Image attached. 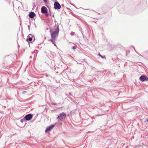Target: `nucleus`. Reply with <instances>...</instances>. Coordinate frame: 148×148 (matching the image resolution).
Returning <instances> with one entry per match:
<instances>
[{
    "label": "nucleus",
    "mask_w": 148,
    "mask_h": 148,
    "mask_svg": "<svg viewBox=\"0 0 148 148\" xmlns=\"http://www.w3.org/2000/svg\"><path fill=\"white\" fill-rule=\"evenodd\" d=\"M25 119L24 118L23 119H21L20 120L21 122V123H23L24 121H25Z\"/></svg>",
    "instance_id": "obj_11"
},
{
    "label": "nucleus",
    "mask_w": 148,
    "mask_h": 148,
    "mask_svg": "<svg viewBox=\"0 0 148 148\" xmlns=\"http://www.w3.org/2000/svg\"><path fill=\"white\" fill-rule=\"evenodd\" d=\"M139 79L140 81L143 82L145 81H147L148 78L145 75H142L140 77Z\"/></svg>",
    "instance_id": "obj_6"
},
{
    "label": "nucleus",
    "mask_w": 148,
    "mask_h": 148,
    "mask_svg": "<svg viewBox=\"0 0 148 148\" xmlns=\"http://www.w3.org/2000/svg\"><path fill=\"white\" fill-rule=\"evenodd\" d=\"M69 94L70 95H71V93H70V92L69 93Z\"/></svg>",
    "instance_id": "obj_21"
},
{
    "label": "nucleus",
    "mask_w": 148,
    "mask_h": 148,
    "mask_svg": "<svg viewBox=\"0 0 148 148\" xmlns=\"http://www.w3.org/2000/svg\"><path fill=\"white\" fill-rule=\"evenodd\" d=\"M33 9L34 8H36V6L35 3H33Z\"/></svg>",
    "instance_id": "obj_14"
},
{
    "label": "nucleus",
    "mask_w": 148,
    "mask_h": 148,
    "mask_svg": "<svg viewBox=\"0 0 148 148\" xmlns=\"http://www.w3.org/2000/svg\"><path fill=\"white\" fill-rule=\"evenodd\" d=\"M53 30L54 31L52 32L51 29L50 28V32L51 33V38H55L58 35L59 32V28L58 26L57 25H55L53 27Z\"/></svg>",
    "instance_id": "obj_1"
},
{
    "label": "nucleus",
    "mask_w": 148,
    "mask_h": 148,
    "mask_svg": "<svg viewBox=\"0 0 148 148\" xmlns=\"http://www.w3.org/2000/svg\"><path fill=\"white\" fill-rule=\"evenodd\" d=\"M76 48V46H74L73 47V48H72V49L74 50H75V49Z\"/></svg>",
    "instance_id": "obj_15"
},
{
    "label": "nucleus",
    "mask_w": 148,
    "mask_h": 148,
    "mask_svg": "<svg viewBox=\"0 0 148 148\" xmlns=\"http://www.w3.org/2000/svg\"><path fill=\"white\" fill-rule=\"evenodd\" d=\"M61 5L58 1H56L54 3V8L56 9H60L61 8Z\"/></svg>",
    "instance_id": "obj_5"
},
{
    "label": "nucleus",
    "mask_w": 148,
    "mask_h": 148,
    "mask_svg": "<svg viewBox=\"0 0 148 148\" xmlns=\"http://www.w3.org/2000/svg\"><path fill=\"white\" fill-rule=\"evenodd\" d=\"M47 9L45 6H43L41 8V12L42 14H45L46 16H48L49 14L48 13Z\"/></svg>",
    "instance_id": "obj_3"
},
{
    "label": "nucleus",
    "mask_w": 148,
    "mask_h": 148,
    "mask_svg": "<svg viewBox=\"0 0 148 148\" xmlns=\"http://www.w3.org/2000/svg\"><path fill=\"white\" fill-rule=\"evenodd\" d=\"M36 14L34 12H32L29 14V16L30 18H33Z\"/></svg>",
    "instance_id": "obj_9"
},
{
    "label": "nucleus",
    "mask_w": 148,
    "mask_h": 148,
    "mask_svg": "<svg viewBox=\"0 0 148 148\" xmlns=\"http://www.w3.org/2000/svg\"><path fill=\"white\" fill-rule=\"evenodd\" d=\"M33 116L32 114H29L26 115L24 117V118L26 120L29 121L32 118Z\"/></svg>",
    "instance_id": "obj_4"
},
{
    "label": "nucleus",
    "mask_w": 148,
    "mask_h": 148,
    "mask_svg": "<svg viewBox=\"0 0 148 148\" xmlns=\"http://www.w3.org/2000/svg\"><path fill=\"white\" fill-rule=\"evenodd\" d=\"M147 121L148 122V119L147 120Z\"/></svg>",
    "instance_id": "obj_24"
},
{
    "label": "nucleus",
    "mask_w": 148,
    "mask_h": 148,
    "mask_svg": "<svg viewBox=\"0 0 148 148\" xmlns=\"http://www.w3.org/2000/svg\"><path fill=\"white\" fill-rule=\"evenodd\" d=\"M100 56L102 58H105V56H101L100 53L98 55Z\"/></svg>",
    "instance_id": "obj_13"
},
{
    "label": "nucleus",
    "mask_w": 148,
    "mask_h": 148,
    "mask_svg": "<svg viewBox=\"0 0 148 148\" xmlns=\"http://www.w3.org/2000/svg\"><path fill=\"white\" fill-rule=\"evenodd\" d=\"M50 40V41H51H51H52V39L51 38V39H50V40Z\"/></svg>",
    "instance_id": "obj_23"
},
{
    "label": "nucleus",
    "mask_w": 148,
    "mask_h": 148,
    "mask_svg": "<svg viewBox=\"0 0 148 148\" xmlns=\"http://www.w3.org/2000/svg\"><path fill=\"white\" fill-rule=\"evenodd\" d=\"M43 0L45 3H46L47 2V0Z\"/></svg>",
    "instance_id": "obj_19"
},
{
    "label": "nucleus",
    "mask_w": 148,
    "mask_h": 148,
    "mask_svg": "<svg viewBox=\"0 0 148 148\" xmlns=\"http://www.w3.org/2000/svg\"><path fill=\"white\" fill-rule=\"evenodd\" d=\"M75 34V33L73 32H72L71 33V34L72 35H73Z\"/></svg>",
    "instance_id": "obj_16"
},
{
    "label": "nucleus",
    "mask_w": 148,
    "mask_h": 148,
    "mask_svg": "<svg viewBox=\"0 0 148 148\" xmlns=\"http://www.w3.org/2000/svg\"><path fill=\"white\" fill-rule=\"evenodd\" d=\"M27 92L25 91H23V92H22V93L23 94H25L26 92Z\"/></svg>",
    "instance_id": "obj_17"
},
{
    "label": "nucleus",
    "mask_w": 148,
    "mask_h": 148,
    "mask_svg": "<svg viewBox=\"0 0 148 148\" xmlns=\"http://www.w3.org/2000/svg\"><path fill=\"white\" fill-rule=\"evenodd\" d=\"M66 117V114L64 112L61 113L57 117V119L58 122L61 121V119H65Z\"/></svg>",
    "instance_id": "obj_2"
},
{
    "label": "nucleus",
    "mask_w": 148,
    "mask_h": 148,
    "mask_svg": "<svg viewBox=\"0 0 148 148\" xmlns=\"http://www.w3.org/2000/svg\"><path fill=\"white\" fill-rule=\"evenodd\" d=\"M30 58H32V56H30Z\"/></svg>",
    "instance_id": "obj_25"
},
{
    "label": "nucleus",
    "mask_w": 148,
    "mask_h": 148,
    "mask_svg": "<svg viewBox=\"0 0 148 148\" xmlns=\"http://www.w3.org/2000/svg\"><path fill=\"white\" fill-rule=\"evenodd\" d=\"M50 40V41H51H51H52V39L51 38V39H50V40Z\"/></svg>",
    "instance_id": "obj_22"
},
{
    "label": "nucleus",
    "mask_w": 148,
    "mask_h": 148,
    "mask_svg": "<svg viewBox=\"0 0 148 148\" xmlns=\"http://www.w3.org/2000/svg\"><path fill=\"white\" fill-rule=\"evenodd\" d=\"M79 31L81 32V33L82 34V35H83L82 29L79 26Z\"/></svg>",
    "instance_id": "obj_12"
},
{
    "label": "nucleus",
    "mask_w": 148,
    "mask_h": 148,
    "mask_svg": "<svg viewBox=\"0 0 148 148\" xmlns=\"http://www.w3.org/2000/svg\"><path fill=\"white\" fill-rule=\"evenodd\" d=\"M52 40L51 42L54 44V45L55 46H56V44L55 43V40H56V39H55V38H52Z\"/></svg>",
    "instance_id": "obj_10"
},
{
    "label": "nucleus",
    "mask_w": 148,
    "mask_h": 148,
    "mask_svg": "<svg viewBox=\"0 0 148 148\" xmlns=\"http://www.w3.org/2000/svg\"><path fill=\"white\" fill-rule=\"evenodd\" d=\"M28 28L29 30H30V25H28Z\"/></svg>",
    "instance_id": "obj_18"
},
{
    "label": "nucleus",
    "mask_w": 148,
    "mask_h": 148,
    "mask_svg": "<svg viewBox=\"0 0 148 148\" xmlns=\"http://www.w3.org/2000/svg\"><path fill=\"white\" fill-rule=\"evenodd\" d=\"M33 36V35H32L31 34H29L27 36V38L26 39L27 41H31L32 40V37Z\"/></svg>",
    "instance_id": "obj_8"
},
{
    "label": "nucleus",
    "mask_w": 148,
    "mask_h": 148,
    "mask_svg": "<svg viewBox=\"0 0 148 148\" xmlns=\"http://www.w3.org/2000/svg\"><path fill=\"white\" fill-rule=\"evenodd\" d=\"M55 127V125H51L49 127H47L45 130V132L47 133L48 132L51 131Z\"/></svg>",
    "instance_id": "obj_7"
},
{
    "label": "nucleus",
    "mask_w": 148,
    "mask_h": 148,
    "mask_svg": "<svg viewBox=\"0 0 148 148\" xmlns=\"http://www.w3.org/2000/svg\"><path fill=\"white\" fill-rule=\"evenodd\" d=\"M51 104H52V105H55V104H54V103H51Z\"/></svg>",
    "instance_id": "obj_20"
}]
</instances>
